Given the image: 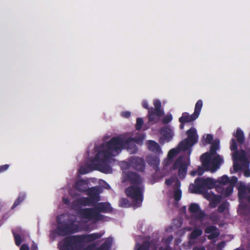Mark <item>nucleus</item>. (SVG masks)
I'll return each mask as SVG.
<instances>
[{
  "label": "nucleus",
  "mask_w": 250,
  "mask_h": 250,
  "mask_svg": "<svg viewBox=\"0 0 250 250\" xmlns=\"http://www.w3.org/2000/svg\"><path fill=\"white\" fill-rule=\"evenodd\" d=\"M198 117L194 113L189 115L188 112H184L182 116L179 118V122L180 123H188L193 122Z\"/></svg>",
  "instance_id": "obj_21"
},
{
  "label": "nucleus",
  "mask_w": 250,
  "mask_h": 250,
  "mask_svg": "<svg viewBox=\"0 0 250 250\" xmlns=\"http://www.w3.org/2000/svg\"><path fill=\"white\" fill-rule=\"evenodd\" d=\"M112 208L108 202H98L94 208L80 209L78 214L82 219L98 222L103 220L104 218V216L101 213H110L112 212Z\"/></svg>",
  "instance_id": "obj_5"
},
{
  "label": "nucleus",
  "mask_w": 250,
  "mask_h": 250,
  "mask_svg": "<svg viewBox=\"0 0 250 250\" xmlns=\"http://www.w3.org/2000/svg\"><path fill=\"white\" fill-rule=\"evenodd\" d=\"M247 153H248L249 157L250 158V148L248 149Z\"/></svg>",
  "instance_id": "obj_64"
},
{
  "label": "nucleus",
  "mask_w": 250,
  "mask_h": 250,
  "mask_svg": "<svg viewBox=\"0 0 250 250\" xmlns=\"http://www.w3.org/2000/svg\"><path fill=\"white\" fill-rule=\"evenodd\" d=\"M191 214V218L202 221L206 216L205 213L200 209L199 206L196 203H191L188 208Z\"/></svg>",
  "instance_id": "obj_11"
},
{
  "label": "nucleus",
  "mask_w": 250,
  "mask_h": 250,
  "mask_svg": "<svg viewBox=\"0 0 250 250\" xmlns=\"http://www.w3.org/2000/svg\"><path fill=\"white\" fill-rule=\"evenodd\" d=\"M202 106H203L202 101L201 100H198L195 104V108H194V111L193 112V113L197 117H198L200 115Z\"/></svg>",
  "instance_id": "obj_30"
},
{
  "label": "nucleus",
  "mask_w": 250,
  "mask_h": 250,
  "mask_svg": "<svg viewBox=\"0 0 250 250\" xmlns=\"http://www.w3.org/2000/svg\"><path fill=\"white\" fill-rule=\"evenodd\" d=\"M119 206L122 208H126L129 206V203L126 198H121L119 201Z\"/></svg>",
  "instance_id": "obj_38"
},
{
  "label": "nucleus",
  "mask_w": 250,
  "mask_h": 250,
  "mask_svg": "<svg viewBox=\"0 0 250 250\" xmlns=\"http://www.w3.org/2000/svg\"><path fill=\"white\" fill-rule=\"evenodd\" d=\"M237 181V178L233 176L231 177L230 183L226 188H222L220 186V201L223 197H228L231 194Z\"/></svg>",
  "instance_id": "obj_12"
},
{
  "label": "nucleus",
  "mask_w": 250,
  "mask_h": 250,
  "mask_svg": "<svg viewBox=\"0 0 250 250\" xmlns=\"http://www.w3.org/2000/svg\"><path fill=\"white\" fill-rule=\"evenodd\" d=\"M230 149L233 151L232 157L234 162L240 161L244 163V166L246 168L249 167V164L246 156V151L242 149L238 150V144L235 139H231L230 141Z\"/></svg>",
  "instance_id": "obj_8"
},
{
  "label": "nucleus",
  "mask_w": 250,
  "mask_h": 250,
  "mask_svg": "<svg viewBox=\"0 0 250 250\" xmlns=\"http://www.w3.org/2000/svg\"><path fill=\"white\" fill-rule=\"evenodd\" d=\"M180 186H181L180 182L178 180H177L174 185V187L175 189H180Z\"/></svg>",
  "instance_id": "obj_53"
},
{
  "label": "nucleus",
  "mask_w": 250,
  "mask_h": 250,
  "mask_svg": "<svg viewBox=\"0 0 250 250\" xmlns=\"http://www.w3.org/2000/svg\"><path fill=\"white\" fill-rule=\"evenodd\" d=\"M224 162L223 158V157H221L220 156V165H221L222 163H223Z\"/></svg>",
  "instance_id": "obj_62"
},
{
  "label": "nucleus",
  "mask_w": 250,
  "mask_h": 250,
  "mask_svg": "<svg viewBox=\"0 0 250 250\" xmlns=\"http://www.w3.org/2000/svg\"><path fill=\"white\" fill-rule=\"evenodd\" d=\"M146 161L149 166L152 167L156 171L159 170V166L160 165L159 155H148L146 157Z\"/></svg>",
  "instance_id": "obj_16"
},
{
  "label": "nucleus",
  "mask_w": 250,
  "mask_h": 250,
  "mask_svg": "<svg viewBox=\"0 0 250 250\" xmlns=\"http://www.w3.org/2000/svg\"><path fill=\"white\" fill-rule=\"evenodd\" d=\"M160 133L167 142L170 141L173 136L172 130L168 126L162 127L160 129Z\"/></svg>",
  "instance_id": "obj_24"
},
{
  "label": "nucleus",
  "mask_w": 250,
  "mask_h": 250,
  "mask_svg": "<svg viewBox=\"0 0 250 250\" xmlns=\"http://www.w3.org/2000/svg\"><path fill=\"white\" fill-rule=\"evenodd\" d=\"M209 234H210L208 236V239L210 240H213L219 236V232L215 231Z\"/></svg>",
  "instance_id": "obj_48"
},
{
  "label": "nucleus",
  "mask_w": 250,
  "mask_h": 250,
  "mask_svg": "<svg viewBox=\"0 0 250 250\" xmlns=\"http://www.w3.org/2000/svg\"><path fill=\"white\" fill-rule=\"evenodd\" d=\"M217 181L208 177L197 178L194 181V184H191L189 187V190L193 193H204L209 189L216 188V190L218 187L216 185Z\"/></svg>",
  "instance_id": "obj_7"
},
{
  "label": "nucleus",
  "mask_w": 250,
  "mask_h": 250,
  "mask_svg": "<svg viewBox=\"0 0 250 250\" xmlns=\"http://www.w3.org/2000/svg\"><path fill=\"white\" fill-rule=\"evenodd\" d=\"M121 116L125 118H127L130 116V112L129 111H124L121 113Z\"/></svg>",
  "instance_id": "obj_50"
},
{
  "label": "nucleus",
  "mask_w": 250,
  "mask_h": 250,
  "mask_svg": "<svg viewBox=\"0 0 250 250\" xmlns=\"http://www.w3.org/2000/svg\"><path fill=\"white\" fill-rule=\"evenodd\" d=\"M164 115V112H161L159 114L156 111L148 109L147 117L149 122L156 124L159 121L160 117Z\"/></svg>",
  "instance_id": "obj_18"
},
{
  "label": "nucleus",
  "mask_w": 250,
  "mask_h": 250,
  "mask_svg": "<svg viewBox=\"0 0 250 250\" xmlns=\"http://www.w3.org/2000/svg\"><path fill=\"white\" fill-rule=\"evenodd\" d=\"M69 194L72 198H76L79 196L80 195L79 194L74 193L72 190L69 191Z\"/></svg>",
  "instance_id": "obj_52"
},
{
  "label": "nucleus",
  "mask_w": 250,
  "mask_h": 250,
  "mask_svg": "<svg viewBox=\"0 0 250 250\" xmlns=\"http://www.w3.org/2000/svg\"><path fill=\"white\" fill-rule=\"evenodd\" d=\"M75 219L69 215L61 214L57 217V227L55 233L59 236H66L79 231V227Z\"/></svg>",
  "instance_id": "obj_6"
},
{
  "label": "nucleus",
  "mask_w": 250,
  "mask_h": 250,
  "mask_svg": "<svg viewBox=\"0 0 250 250\" xmlns=\"http://www.w3.org/2000/svg\"><path fill=\"white\" fill-rule=\"evenodd\" d=\"M219 204V196L214 197L212 200L210 201L209 206L210 208H214Z\"/></svg>",
  "instance_id": "obj_41"
},
{
  "label": "nucleus",
  "mask_w": 250,
  "mask_h": 250,
  "mask_svg": "<svg viewBox=\"0 0 250 250\" xmlns=\"http://www.w3.org/2000/svg\"><path fill=\"white\" fill-rule=\"evenodd\" d=\"M187 135L188 136V140H190L191 142V144L194 145L197 143L198 140V136L196 134V130L195 128L192 127L187 131Z\"/></svg>",
  "instance_id": "obj_23"
},
{
  "label": "nucleus",
  "mask_w": 250,
  "mask_h": 250,
  "mask_svg": "<svg viewBox=\"0 0 250 250\" xmlns=\"http://www.w3.org/2000/svg\"><path fill=\"white\" fill-rule=\"evenodd\" d=\"M195 250H205V248L204 247H201L196 249Z\"/></svg>",
  "instance_id": "obj_63"
},
{
  "label": "nucleus",
  "mask_w": 250,
  "mask_h": 250,
  "mask_svg": "<svg viewBox=\"0 0 250 250\" xmlns=\"http://www.w3.org/2000/svg\"><path fill=\"white\" fill-rule=\"evenodd\" d=\"M144 140V136L138 137H129L125 139L122 137H114L112 138L105 145L107 150L104 152L106 157H113L117 155L123 148L129 149L136 147L135 143L141 144Z\"/></svg>",
  "instance_id": "obj_1"
},
{
  "label": "nucleus",
  "mask_w": 250,
  "mask_h": 250,
  "mask_svg": "<svg viewBox=\"0 0 250 250\" xmlns=\"http://www.w3.org/2000/svg\"><path fill=\"white\" fill-rule=\"evenodd\" d=\"M182 196V191L180 189H176L174 191V200L178 202L180 200Z\"/></svg>",
  "instance_id": "obj_40"
},
{
  "label": "nucleus",
  "mask_w": 250,
  "mask_h": 250,
  "mask_svg": "<svg viewBox=\"0 0 250 250\" xmlns=\"http://www.w3.org/2000/svg\"><path fill=\"white\" fill-rule=\"evenodd\" d=\"M62 202L64 204L67 205H69L70 204V201H69V199L67 198H64V197L63 198Z\"/></svg>",
  "instance_id": "obj_57"
},
{
  "label": "nucleus",
  "mask_w": 250,
  "mask_h": 250,
  "mask_svg": "<svg viewBox=\"0 0 250 250\" xmlns=\"http://www.w3.org/2000/svg\"><path fill=\"white\" fill-rule=\"evenodd\" d=\"M26 198V194L23 192H21L19 193L18 198L14 202L13 206H12L11 209H13L19 206Z\"/></svg>",
  "instance_id": "obj_25"
},
{
  "label": "nucleus",
  "mask_w": 250,
  "mask_h": 250,
  "mask_svg": "<svg viewBox=\"0 0 250 250\" xmlns=\"http://www.w3.org/2000/svg\"><path fill=\"white\" fill-rule=\"evenodd\" d=\"M82 206L80 202V198L74 200L71 203L72 209L75 210H77L78 212L79 211V210L80 209H82V208H80Z\"/></svg>",
  "instance_id": "obj_33"
},
{
  "label": "nucleus",
  "mask_w": 250,
  "mask_h": 250,
  "mask_svg": "<svg viewBox=\"0 0 250 250\" xmlns=\"http://www.w3.org/2000/svg\"><path fill=\"white\" fill-rule=\"evenodd\" d=\"M190 154L191 150H189L188 154V158H186V162L183 161L184 157L182 156L179 157L173 165V170L178 168V175L181 179H184L187 175L188 167L190 165Z\"/></svg>",
  "instance_id": "obj_9"
},
{
  "label": "nucleus",
  "mask_w": 250,
  "mask_h": 250,
  "mask_svg": "<svg viewBox=\"0 0 250 250\" xmlns=\"http://www.w3.org/2000/svg\"><path fill=\"white\" fill-rule=\"evenodd\" d=\"M209 219L213 223L217 224L218 222H219V207L215 211L209 214Z\"/></svg>",
  "instance_id": "obj_31"
},
{
  "label": "nucleus",
  "mask_w": 250,
  "mask_h": 250,
  "mask_svg": "<svg viewBox=\"0 0 250 250\" xmlns=\"http://www.w3.org/2000/svg\"><path fill=\"white\" fill-rule=\"evenodd\" d=\"M233 167L235 172H237L242 169V166L237 162L233 161Z\"/></svg>",
  "instance_id": "obj_45"
},
{
  "label": "nucleus",
  "mask_w": 250,
  "mask_h": 250,
  "mask_svg": "<svg viewBox=\"0 0 250 250\" xmlns=\"http://www.w3.org/2000/svg\"><path fill=\"white\" fill-rule=\"evenodd\" d=\"M87 194L89 197L96 204L100 200V194L101 193L100 188L98 187H93L88 188Z\"/></svg>",
  "instance_id": "obj_15"
},
{
  "label": "nucleus",
  "mask_w": 250,
  "mask_h": 250,
  "mask_svg": "<svg viewBox=\"0 0 250 250\" xmlns=\"http://www.w3.org/2000/svg\"><path fill=\"white\" fill-rule=\"evenodd\" d=\"M106 150L107 147L105 145L103 149L95 155L94 162L87 164L85 167H81L79 169L80 173L84 174L94 169L104 173H111L112 168L109 165V161L112 157H106V153H104Z\"/></svg>",
  "instance_id": "obj_4"
},
{
  "label": "nucleus",
  "mask_w": 250,
  "mask_h": 250,
  "mask_svg": "<svg viewBox=\"0 0 250 250\" xmlns=\"http://www.w3.org/2000/svg\"><path fill=\"white\" fill-rule=\"evenodd\" d=\"M146 144L148 149L156 155H159L162 153V150L160 145L155 141L148 140L146 142Z\"/></svg>",
  "instance_id": "obj_17"
},
{
  "label": "nucleus",
  "mask_w": 250,
  "mask_h": 250,
  "mask_svg": "<svg viewBox=\"0 0 250 250\" xmlns=\"http://www.w3.org/2000/svg\"><path fill=\"white\" fill-rule=\"evenodd\" d=\"M226 244L225 242L221 241L220 242V250H223V248L225 247Z\"/></svg>",
  "instance_id": "obj_58"
},
{
  "label": "nucleus",
  "mask_w": 250,
  "mask_h": 250,
  "mask_svg": "<svg viewBox=\"0 0 250 250\" xmlns=\"http://www.w3.org/2000/svg\"><path fill=\"white\" fill-rule=\"evenodd\" d=\"M20 250H29V248L27 244H23L21 246Z\"/></svg>",
  "instance_id": "obj_55"
},
{
  "label": "nucleus",
  "mask_w": 250,
  "mask_h": 250,
  "mask_svg": "<svg viewBox=\"0 0 250 250\" xmlns=\"http://www.w3.org/2000/svg\"><path fill=\"white\" fill-rule=\"evenodd\" d=\"M87 185L88 183L86 181L83 179H80L75 182L74 187L80 192H85L87 191L88 188H87Z\"/></svg>",
  "instance_id": "obj_20"
},
{
  "label": "nucleus",
  "mask_w": 250,
  "mask_h": 250,
  "mask_svg": "<svg viewBox=\"0 0 250 250\" xmlns=\"http://www.w3.org/2000/svg\"><path fill=\"white\" fill-rule=\"evenodd\" d=\"M233 136L239 146H241L245 143V138L244 133L240 128H238L236 129V132L233 133Z\"/></svg>",
  "instance_id": "obj_22"
},
{
  "label": "nucleus",
  "mask_w": 250,
  "mask_h": 250,
  "mask_svg": "<svg viewBox=\"0 0 250 250\" xmlns=\"http://www.w3.org/2000/svg\"><path fill=\"white\" fill-rule=\"evenodd\" d=\"M180 150L177 147V148H172L169 150L168 153L167 154V158L168 159H172L176 154L179 153Z\"/></svg>",
  "instance_id": "obj_35"
},
{
  "label": "nucleus",
  "mask_w": 250,
  "mask_h": 250,
  "mask_svg": "<svg viewBox=\"0 0 250 250\" xmlns=\"http://www.w3.org/2000/svg\"><path fill=\"white\" fill-rule=\"evenodd\" d=\"M125 178L132 186H139L143 182L140 175L135 172L128 171L125 175Z\"/></svg>",
  "instance_id": "obj_14"
},
{
  "label": "nucleus",
  "mask_w": 250,
  "mask_h": 250,
  "mask_svg": "<svg viewBox=\"0 0 250 250\" xmlns=\"http://www.w3.org/2000/svg\"><path fill=\"white\" fill-rule=\"evenodd\" d=\"M112 244V241L106 239L105 241L95 250H109Z\"/></svg>",
  "instance_id": "obj_29"
},
{
  "label": "nucleus",
  "mask_w": 250,
  "mask_h": 250,
  "mask_svg": "<svg viewBox=\"0 0 250 250\" xmlns=\"http://www.w3.org/2000/svg\"><path fill=\"white\" fill-rule=\"evenodd\" d=\"M150 247V242L148 241H146L136 250H149Z\"/></svg>",
  "instance_id": "obj_37"
},
{
  "label": "nucleus",
  "mask_w": 250,
  "mask_h": 250,
  "mask_svg": "<svg viewBox=\"0 0 250 250\" xmlns=\"http://www.w3.org/2000/svg\"><path fill=\"white\" fill-rule=\"evenodd\" d=\"M202 233L203 231L201 229L196 228L190 233V238L191 239H195L201 236Z\"/></svg>",
  "instance_id": "obj_32"
},
{
  "label": "nucleus",
  "mask_w": 250,
  "mask_h": 250,
  "mask_svg": "<svg viewBox=\"0 0 250 250\" xmlns=\"http://www.w3.org/2000/svg\"><path fill=\"white\" fill-rule=\"evenodd\" d=\"M219 149V140L216 139L210 146L209 152L203 154L200 157L202 167L199 166L196 172L199 176L202 175L205 171L215 172L219 168V154L216 151Z\"/></svg>",
  "instance_id": "obj_3"
},
{
  "label": "nucleus",
  "mask_w": 250,
  "mask_h": 250,
  "mask_svg": "<svg viewBox=\"0 0 250 250\" xmlns=\"http://www.w3.org/2000/svg\"><path fill=\"white\" fill-rule=\"evenodd\" d=\"M172 120V116L171 114H167L166 116H165L163 120H162V123L164 124H167L170 122Z\"/></svg>",
  "instance_id": "obj_44"
},
{
  "label": "nucleus",
  "mask_w": 250,
  "mask_h": 250,
  "mask_svg": "<svg viewBox=\"0 0 250 250\" xmlns=\"http://www.w3.org/2000/svg\"><path fill=\"white\" fill-rule=\"evenodd\" d=\"M80 202L82 206H93L96 204L89 197H82L80 198Z\"/></svg>",
  "instance_id": "obj_26"
},
{
  "label": "nucleus",
  "mask_w": 250,
  "mask_h": 250,
  "mask_svg": "<svg viewBox=\"0 0 250 250\" xmlns=\"http://www.w3.org/2000/svg\"><path fill=\"white\" fill-rule=\"evenodd\" d=\"M217 229L216 227L214 226H210L206 227L205 229V232L207 234H209L215 232Z\"/></svg>",
  "instance_id": "obj_42"
},
{
  "label": "nucleus",
  "mask_w": 250,
  "mask_h": 250,
  "mask_svg": "<svg viewBox=\"0 0 250 250\" xmlns=\"http://www.w3.org/2000/svg\"><path fill=\"white\" fill-rule=\"evenodd\" d=\"M197 194H202L204 195L205 197L209 201L215 198V197H217V196H219V195H216L214 193L210 192H208V191H206V192L204 193H197Z\"/></svg>",
  "instance_id": "obj_34"
},
{
  "label": "nucleus",
  "mask_w": 250,
  "mask_h": 250,
  "mask_svg": "<svg viewBox=\"0 0 250 250\" xmlns=\"http://www.w3.org/2000/svg\"><path fill=\"white\" fill-rule=\"evenodd\" d=\"M231 178L229 179L227 175H223L220 178V186L221 185H229L230 183Z\"/></svg>",
  "instance_id": "obj_36"
},
{
  "label": "nucleus",
  "mask_w": 250,
  "mask_h": 250,
  "mask_svg": "<svg viewBox=\"0 0 250 250\" xmlns=\"http://www.w3.org/2000/svg\"><path fill=\"white\" fill-rule=\"evenodd\" d=\"M153 104L154 108L151 107L150 109L156 111L159 114L161 112H164V111L161 109V103L159 100L156 99L154 100Z\"/></svg>",
  "instance_id": "obj_28"
},
{
  "label": "nucleus",
  "mask_w": 250,
  "mask_h": 250,
  "mask_svg": "<svg viewBox=\"0 0 250 250\" xmlns=\"http://www.w3.org/2000/svg\"><path fill=\"white\" fill-rule=\"evenodd\" d=\"M213 139V137L211 134H208L205 140L206 143L211 144Z\"/></svg>",
  "instance_id": "obj_47"
},
{
  "label": "nucleus",
  "mask_w": 250,
  "mask_h": 250,
  "mask_svg": "<svg viewBox=\"0 0 250 250\" xmlns=\"http://www.w3.org/2000/svg\"><path fill=\"white\" fill-rule=\"evenodd\" d=\"M9 165L5 164L0 166V173L3 172L8 169Z\"/></svg>",
  "instance_id": "obj_49"
},
{
  "label": "nucleus",
  "mask_w": 250,
  "mask_h": 250,
  "mask_svg": "<svg viewBox=\"0 0 250 250\" xmlns=\"http://www.w3.org/2000/svg\"><path fill=\"white\" fill-rule=\"evenodd\" d=\"M228 206V203L226 202L220 204V213L224 212L227 208Z\"/></svg>",
  "instance_id": "obj_46"
},
{
  "label": "nucleus",
  "mask_w": 250,
  "mask_h": 250,
  "mask_svg": "<svg viewBox=\"0 0 250 250\" xmlns=\"http://www.w3.org/2000/svg\"><path fill=\"white\" fill-rule=\"evenodd\" d=\"M144 121L141 118H138L136 120V124L135 125L136 129L138 130L141 129L143 125Z\"/></svg>",
  "instance_id": "obj_43"
},
{
  "label": "nucleus",
  "mask_w": 250,
  "mask_h": 250,
  "mask_svg": "<svg viewBox=\"0 0 250 250\" xmlns=\"http://www.w3.org/2000/svg\"><path fill=\"white\" fill-rule=\"evenodd\" d=\"M102 234L97 232L88 234L71 235L64 237L58 244L59 250H81L83 244L93 242L102 236Z\"/></svg>",
  "instance_id": "obj_2"
},
{
  "label": "nucleus",
  "mask_w": 250,
  "mask_h": 250,
  "mask_svg": "<svg viewBox=\"0 0 250 250\" xmlns=\"http://www.w3.org/2000/svg\"><path fill=\"white\" fill-rule=\"evenodd\" d=\"M142 106L143 107L145 108V109H146L148 110V109H150V108H149L148 107V104L147 103V102L146 101H143V102H142Z\"/></svg>",
  "instance_id": "obj_54"
},
{
  "label": "nucleus",
  "mask_w": 250,
  "mask_h": 250,
  "mask_svg": "<svg viewBox=\"0 0 250 250\" xmlns=\"http://www.w3.org/2000/svg\"><path fill=\"white\" fill-rule=\"evenodd\" d=\"M190 174L192 176H194L197 174V172H196V170H192L190 172Z\"/></svg>",
  "instance_id": "obj_60"
},
{
  "label": "nucleus",
  "mask_w": 250,
  "mask_h": 250,
  "mask_svg": "<svg viewBox=\"0 0 250 250\" xmlns=\"http://www.w3.org/2000/svg\"><path fill=\"white\" fill-rule=\"evenodd\" d=\"M125 193L127 197L133 199V204L137 205L140 204L143 200V189L139 186H131L128 187L125 190Z\"/></svg>",
  "instance_id": "obj_10"
},
{
  "label": "nucleus",
  "mask_w": 250,
  "mask_h": 250,
  "mask_svg": "<svg viewBox=\"0 0 250 250\" xmlns=\"http://www.w3.org/2000/svg\"><path fill=\"white\" fill-rule=\"evenodd\" d=\"M130 166L137 171L143 172L146 168L144 159L138 157H131L129 159Z\"/></svg>",
  "instance_id": "obj_13"
},
{
  "label": "nucleus",
  "mask_w": 250,
  "mask_h": 250,
  "mask_svg": "<svg viewBox=\"0 0 250 250\" xmlns=\"http://www.w3.org/2000/svg\"><path fill=\"white\" fill-rule=\"evenodd\" d=\"M244 175L246 177H250V170L249 169L245 170L244 172Z\"/></svg>",
  "instance_id": "obj_56"
},
{
  "label": "nucleus",
  "mask_w": 250,
  "mask_h": 250,
  "mask_svg": "<svg viewBox=\"0 0 250 250\" xmlns=\"http://www.w3.org/2000/svg\"><path fill=\"white\" fill-rule=\"evenodd\" d=\"M173 183V179H172V178L167 179L165 180V184L168 186H171Z\"/></svg>",
  "instance_id": "obj_51"
},
{
  "label": "nucleus",
  "mask_w": 250,
  "mask_h": 250,
  "mask_svg": "<svg viewBox=\"0 0 250 250\" xmlns=\"http://www.w3.org/2000/svg\"><path fill=\"white\" fill-rule=\"evenodd\" d=\"M14 237L15 244L17 246H19L22 243L21 237L20 235L16 234L14 231H12Z\"/></svg>",
  "instance_id": "obj_39"
},
{
  "label": "nucleus",
  "mask_w": 250,
  "mask_h": 250,
  "mask_svg": "<svg viewBox=\"0 0 250 250\" xmlns=\"http://www.w3.org/2000/svg\"><path fill=\"white\" fill-rule=\"evenodd\" d=\"M248 187L245 185H240L238 188V197L239 198L243 199L246 198Z\"/></svg>",
  "instance_id": "obj_27"
},
{
  "label": "nucleus",
  "mask_w": 250,
  "mask_h": 250,
  "mask_svg": "<svg viewBox=\"0 0 250 250\" xmlns=\"http://www.w3.org/2000/svg\"><path fill=\"white\" fill-rule=\"evenodd\" d=\"M193 145L191 144V142L188 140L187 139H185L184 140L182 141L178 145V148L179 149V150H182L183 151H186L187 155H186V158H188V152L189 150H191V151H192L191 147Z\"/></svg>",
  "instance_id": "obj_19"
},
{
  "label": "nucleus",
  "mask_w": 250,
  "mask_h": 250,
  "mask_svg": "<svg viewBox=\"0 0 250 250\" xmlns=\"http://www.w3.org/2000/svg\"><path fill=\"white\" fill-rule=\"evenodd\" d=\"M38 248L37 245L36 243H33L31 245V250H36Z\"/></svg>",
  "instance_id": "obj_59"
},
{
  "label": "nucleus",
  "mask_w": 250,
  "mask_h": 250,
  "mask_svg": "<svg viewBox=\"0 0 250 250\" xmlns=\"http://www.w3.org/2000/svg\"><path fill=\"white\" fill-rule=\"evenodd\" d=\"M185 124H186V123H180V126H179L180 128V129H184V125H185Z\"/></svg>",
  "instance_id": "obj_61"
}]
</instances>
